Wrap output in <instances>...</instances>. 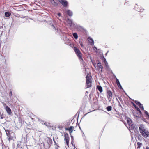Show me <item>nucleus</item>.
<instances>
[{"mask_svg": "<svg viewBox=\"0 0 149 149\" xmlns=\"http://www.w3.org/2000/svg\"><path fill=\"white\" fill-rule=\"evenodd\" d=\"M144 111L146 116L149 119V113L146 110H144Z\"/></svg>", "mask_w": 149, "mask_h": 149, "instance_id": "obj_31", "label": "nucleus"}, {"mask_svg": "<svg viewBox=\"0 0 149 149\" xmlns=\"http://www.w3.org/2000/svg\"><path fill=\"white\" fill-rule=\"evenodd\" d=\"M5 109L8 114L9 115H11L12 114V112L10 108L8 106H6Z\"/></svg>", "mask_w": 149, "mask_h": 149, "instance_id": "obj_16", "label": "nucleus"}, {"mask_svg": "<svg viewBox=\"0 0 149 149\" xmlns=\"http://www.w3.org/2000/svg\"><path fill=\"white\" fill-rule=\"evenodd\" d=\"M127 122L128 124L129 127H130L131 125L132 124V121L130 119V118L129 119H127Z\"/></svg>", "mask_w": 149, "mask_h": 149, "instance_id": "obj_22", "label": "nucleus"}, {"mask_svg": "<svg viewBox=\"0 0 149 149\" xmlns=\"http://www.w3.org/2000/svg\"><path fill=\"white\" fill-rule=\"evenodd\" d=\"M88 40L90 45H94V40L91 38V37H88Z\"/></svg>", "mask_w": 149, "mask_h": 149, "instance_id": "obj_17", "label": "nucleus"}, {"mask_svg": "<svg viewBox=\"0 0 149 149\" xmlns=\"http://www.w3.org/2000/svg\"><path fill=\"white\" fill-rule=\"evenodd\" d=\"M79 127L80 129H81L80 127Z\"/></svg>", "mask_w": 149, "mask_h": 149, "instance_id": "obj_56", "label": "nucleus"}, {"mask_svg": "<svg viewBox=\"0 0 149 149\" xmlns=\"http://www.w3.org/2000/svg\"><path fill=\"white\" fill-rule=\"evenodd\" d=\"M78 113V112H77V114H76V115H75V116H76V115H77V113Z\"/></svg>", "mask_w": 149, "mask_h": 149, "instance_id": "obj_50", "label": "nucleus"}, {"mask_svg": "<svg viewBox=\"0 0 149 149\" xmlns=\"http://www.w3.org/2000/svg\"><path fill=\"white\" fill-rule=\"evenodd\" d=\"M91 80L90 77L87 75L86 77V84H87V87L89 88L91 86Z\"/></svg>", "mask_w": 149, "mask_h": 149, "instance_id": "obj_5", "label": "nucleus"}, {"mask_svg": "<svg viewBox=\"0 0 149 149\" xmlns=\"http://www.w3.org/2000/svg\"><path fill=\"white\" fill-rule=\"evenodd\" d=\"M78 113V112H77V114H76V115H75V116H76V115H77V113Z\"/></svg>", "mask_w": 149, "mask_h": 149, "instance_id": "obj_51", "label": "nucleus"}, {"mask_svg": "<svg viewBox=\"0 0 149 149\" xmlns=\"http://www.w3.org/2000/svg\"><path fill=\"white\" fill-rule=\"evenodd\" d=\"M134 9L139 12H142L144 10V9L141 8V7H139L137 5L136 3V4L135 5L134 7Z\"/></svg>", "mask_w": 149, "mask_h": 149, "instance_id": "obj_10", "label": "nucleus"}, {"mask_svg": "<svg viewBox=\"0 0 149 149\" xmlns=\"http://www.w3.org/2000/svg\"><path fill=\"white\" fill-rule=\"evenodd\" d=\"M11 15L10 13L8 12H6L5 13V15L6 17H9Z\"/></svg>", "mask_w": 149, "mask_h": 149, "instance_id": "obj_26", "label": "nucleus"}, {"mask_svg": "<svg viewBox=\"0 0 149 149\" xmlns=\"http://www.w3.org/2000/svg\"><path fill=\"white\" fill-rule=\"evenodd\" d=\"M9 95L10 97V98H11L12 96V91L11 89L10 90V91L9 93Z\"/></svg>", "mask_w": 149, "mask_h": 149, "instance_id": "obj_35", "label": "nucleus"}, {"mask_svg": "<svg viewBox=\"0 0 149 149\" xmlns=\"http://www.w3.org/2000/svg\"><path fill=\"white\" fill-rule=\"evenodd\" d=\"M0 117L1 119H3L5 118V116L3 114V112L0 111Z\"/></svg>", "mask_w": 149, "mask_h": 149, "instance_id": "obj_23", "label": "nucleus"}, {"mask_svg": "<svg viewBox=\"0 0 149 149\" xmlns=\"http://www.w3.org/2000/svg\"><path fill=\"white\" fill-rule=\"evenodd\" d=\"M147 134L148 135V137L149 136V132H148V133Z\"/></svg>", "mask_w": 149, "mask_h": 149, "instance_id": "obj_47", "label": "nucleus"}, {"mask_svg": "<svg viewBox=\"0 0 149 149\" xmlns=\"http://www.w3.org/2000/svg\"><path fill=\"white\" fill-rule=\"evenodd\" d=\"M146 149H149V147L148 146H146Z\"/></svg>", "mask_w": 149, "mask_h": 149, "instance_id": "obj_44", "label": "nucleus"}, {"mask_svg": "<svg viewBox=\"0 0 149 149\" xmlns=\"http://www.w3.org/2000/svg\"><path fill=\"white\" fill-rule=\"evenodd\" d=\"M108 52H109V51H108L105 54V55H106H106H107V53H108Z\"/></svg>", "mask_w": 149, "mask_h": 149, "instance_id": "obj_45", "label": "nucleus"}, {"mask_svg": "<svg viewBox=\"0 0 149 149\" xmlns=\"http://www.w3.org/2000/svg\"><path fill=\"white\" fill-rule=\"evenodd\" d=\"M74 128V127L72 126H71L69 128V131H70V134L71 135V133L73 132V130L72 129Z\"/></svg>", "mask_w": 149, "mask_h": 149, "instance_id": "obj_27", "label": "nucleus"}, {"mask_svg": "<svg viewBox=\"0 0 149 149\" xmlns=\"http://www.w3.org/2000/svg\"><path fill=\"white\" fill-rule=\"evenodd\" d=\"M134 102L137 105H138L139 106V105H141V103L140 102L138 101L137 100H135L134 101Z\"/></svg>", "mask_w": 149, "mask_h": 149, "instance_id": "obj_33", "label": "nucleus"}, {"mask_svg": "<svg viewBox=\"0 0 149 149\" xmlns=\"http://www.w3.org/2000/svg\"><path fill=\"white\" fill-rule=\"evenodd\" d=\"M41 121V123H42V124H44L45 125H46L47 126V124H48V123L45 122L44 121Z\"/></svg>", "mask_w": 149, "mask_h": 149, "instance_id": "obj_34", "label": "nucleus"}, {"mask_svg": "<svg viewBox=\"0 0 149 149\" xmlns=\"http://www.w3.org/2000/svg\"><path fill=\"white\" fill-rule=\"evenodd\" d=\"M64 140L66 141L67 145L68 146L69 143V137L68 133L65 134L64 135Z\"/></svg>", "mask_w": 149, "mask_h": 149, "instance_id": "obj_11", "label": "nucleus"}, {"mask_svg": "<svg viewBox=\"0 0 149 149\" xmlns=\"http://www.w3.org/2000/svg\"><path fill=\"white\" fill-rule=\"evenodd\" d=\"M131 129L134 130L135 129L136 130H137L138 129V127L137 125L134 124H132L131 125L130 127H129Z\"/></svg>", "mask_w": 149, "mask_h": 149, "instance_id": "obj_13", "label": "nucleus"}, {"mask_svg": "<svg viewBox=\"0 0 149 149\" xmlns=\"http://www.w3.org/2000/svg\"><path fill=\"white\" fill-rule=\"evenodd\" d=\"M74 149H75V148H74Z\"/></svg>", "mask_w": 149, "mask_h": 149, "instance_id": "obj_57", "label": "nucleus"}, {"mask_svg": "<svg viewBox=\"0 0 149 149\" xmlns=\"http://www.w3.org/2000/svg\"><path fill=\"white\" fill-rule=\"evenodd\" d=\"M52 4L55 6H56L58 5V3L55 2L54 0H52L51 1Z\"/></svg>", "mask_w": 149, "mask_h": 149, "instance_id": "obj_29", "label": "nucleus"}, {"mask_svg": "<svg viewBox=\"0 0 149 149\" xmlns=\"http://www.w3.org/2000/svg\"><path fill=\"white\" fill-rule=\"evenodd\" d=\"M141 105L139 106V107L140 108H141V109L142 110H144V108H143V106L141 104Z\"/></svg>", "mask_w": 149, "mask_h": 149, "instance_id": "obj_37", "label": "nucleus"}, {"mask_svg": "<svg viewBox=\"0 0 149 149\" xmlns=\"http://www.w3.org/2000/svg\"><path fill=\"white\" fill-rule=\"evenodd\" d=\"M115 77L116 79V81L118 87L120 89H123V88L122 86L121 85L119 81V79H117V78H116V77L115 76Z\"/></svg>", "mask_w": 149, "mask_h": 149, "instance_id": "obj_15", "label": "nucleus"}, {"mask_svg": "<svg viewBox=\"0 0 149 149\" xmlns=\"http://www.w3.org/2000/svg\"><path fill=\"white\" fill-rule=\"evenodd\" d=\"M103 63H104V68L107 71L111 73H112V71L110 69V68L108 65V62L107 61L106 59L103 56Z\"/></svg>", "mask_w": 149, "mask_h": 149, "instance_id": "obj_1", "label": "nucleus"}, {"mask_svg": "<svg viewBox=\"0 0 149 149\" xmlns=\"http://www.w3.org/2000/svg\"><path fill=\"white\" fill-rule=\"evenodd\" d=\"M101 59H102V56H101Z\"/></svg>", "mask_w": 149, "mask_h": 149, "instance_id": "obj_46", "label": "nucleus"}, {"mask_svg": "<svg viewBox=\"0 0 149 149\" xmlns=\"http://www.w3.org/2000/svg\"><path fill=\"white\" fill-rule=\"evenodd\" d=\"M80 45L81 46V47H83V44L82 43H81L80 44Z\"/></svg>", "mask_w": 149, "mask_h": 149, "instance_id": "obj_43", "label": "nucleus"}, {"mask_svg": "<svg viewBox=\"0 0 149 149\" xmlns=\"http://www.w3.org/2000/svg\"><path fill=\"white\" fill-rule=\"evenodd\" d=\"M66 22L68 24L71 26L72 25V21L71 19H68L66 20Z\"/></svg>", "mask_w": 149, "mask_h": 149, "instance_id": "obj_19", "label": "nucleus"}, {"mask_svg": "<svg viewBox=\"0 0 149 149\" xmlns=\"http://www.w3.org/2000/svg\"><path fill=\"white\" fill-rule=\"evenodd\" d=\"M63 7L66 8L69 6L68 3L66 0H58Z\"/></svg>", "mask_w": 149, "mask_h": 149, "instance_id": "obj_6", "label": "nucleus"}, {"mask_svg": "<svg viewBox=\"0 0 149 149\" xmlns=\"http://www.w3.org/2000/svg\"><path fill=\"white\" fill-rule=\"evenodd\" d=\"M52 21H50L48 22V23L49 24H50L51 25V27L56 32H57L58 31V28L56 26H54L53 24H52Z\"/></svg>", "mask_w": 149, "mask_h": 149, "instance_id": "obj_8", "label": "nucleus"}, {"mask_svg": "<svg viewBox=\"0 0 149 149\" xmlns=\"http://www.w3.org/2000/svg\"><path fill=\"white\" fill-rule=\"evenodd\" d=\"M139 130L140 132L143 130L144 131L146 129L144 128L143 125V124H141L139 127Z\"/></svg>", "mask_w": 149, "mask_h": 149, "instance_id": "obj_18", "label": "nucleus"}, {"mask_svg": "<svg viewBox=\"0 0 149 149\" xmlns=\"http://www.w3.org/2000/svg\"><path fill=\"white\" fill-rule=\"evenodd\" d=\"M134 115L137 118H141V119H143V117H142V113L141 111L140 110L139 111H137L134 112L133 113Z\"/></svg>", "mask_w": 149, "mask_h": 149, "instance_id": "obj_4", "label": "nucleus"}, {"mask_svg": "<svg viewBox=\"0 0 149 149\" xmlns=\"http://www.w3.org/2000/svg\"><path fill=\"white\" fill-rule=\"evenodd\" d=\"M86 114H85L84 116H86Z\"/></svg>", "mask_w": 149, "mask_h": 149, "instance_id": "obj_54", "label": "nucleus"}, {"mask_svg": "<svg viewBox=\"0 0 149 149\" xmlns=\"http://www.w3.org/2000/svg\"><path fill=\"white\" fill-rule=\"evenodd\" d=\"M96 63L97 65V69L99 71L100 70L102 72V65H101V63L99 61H97Z\"/></svg>", "mask_w": 149, "mask_h": 149, "instance_id": "obj_7", "label": "nucleus"}, {"mask_svg": "<svg viewBox=\"0 0 149 149\" xmlns=\"http://www.w3.org/2000/svg\"><path fill=\"white\" fill-rule=\"evenodd\" d=\"M76 28L78 31H86V30L82 26H81L79 25H77L76 26Z\"/></svg>", "mask_w": 149, "mask_h": 149, "instance_id": "obj_14", "label": "nucleus"}, {"mask_svg": "<svg viewBox=\"0 0 149 149\" xmlns=\"http://www.w3.org/2000/svg\"><path fill=\"white\" fill-rule=\"evenodd\" d=\"M71 140L72 141H73L74 140V138H73V136H72L71 135Z\"/></svg>", "mask_w": 149, "mask_h": 149, "instance_id": "obj_39", "label": "nucleus"}, {"mask_svg": "<svg viewBox=\"0 0 149 149\" xmlns=\"http://www.w3.org/2000/svg\"><path fill=\"white\" fill-rule=\"evenodd\" d=\"M106 109L108 111H109L111 110L112 107L111 106H108L107 107Z\"/></svg>", "mask_w": 149, "mask_h": 149, "instance_id": "obj_32", "label": "nucleus"}, {"mask_svg": "<svg viewBox=\"0 0 149 149\" xmlns=\"http://www.w3.org/2000/svg\"><path fill=\"white\" fill-rule=\"evenodd\" d=\"M106 84H107V85L108 86H109V84H108V83H106Z\"/></svg>", "mask_w": 149, "mask_h": 149, "instance_id": "obj_48", "label": "nucleus"}, {"mask_svg": "<svg viewBox=\"0 0 149 149\" xmlns=\"http://www.w3.org/2000/svg\"><path fill=\"white\" fill-rule=\"evenodd\" d=\"M79 113H78V117H79Z\"/></svg>", "mask_w": 149, "mask_h": 149, "instance_id": "obj_52", "label": "nucleus"}, {"mask_svg": "<svg viewBox=\"0 0 149 149\" xmlns=\"http://www.w3.org/2000/svg\"><path fill=\"white\" fill-rule=\"evenodd\" d=\"M97 89L100 92V93L97 92V95H98L99 97L100 96V97L101 98V95H102L101 93L102 91V88L100 86L97 85Z\"/></svg>", "mask_w": 149, "mask_h": 149, "instance_id": "obj_9", "label": "nucleus"}, {"mask_svg": "<svg viewBox=\"0 0 149 149\" xmlns=\"http://www.w3.org/2000/svg\"><path fill=\"white\" fill-rule=\"evenodd\" d=\"M104 86L106 87L107 89V97L109 101H110L112 99V93L110 90H108L109 87V86Z\"/></svg>", "mask_w": 149, "mask_h": 149, "instance_id": "obj_3", "label": "nucleus"}, {"mask_svg": "<svg viewBox=\"0 0 149 149\" xmlns=\"http://www.w3.org/2000/svg\"><path fill=\"white\" fill-rule=\"evenodd\" d=\"M93 49L95 52H97V47L95 46L93 47Z\"/></svg>", "mask_w": 149, "mask_h": 149, "instance_id": "obj_36", "label": "nucleus"}, {"mask_svg": "<svg viewBox=\"0 0 149 149\" xmlns=\"http://www.w3.org/2000/svg\"><path fill=\"white\" fill-rule=\"evenodd\" d=\"M78 113V112H77V114H76V115H75V116H76V115H77V113Z\"/></svg>", "mask_w": 149, "mask_h": 149, "instance_id": "obj_49", "label": "nucleus"}, {"mask_svg": "<svg viewBox=\"0 0 149 149\" xmlns=\"http://www.w3.org/2000/svg\"><path fill=\"white\" fill-rule=\"evenodd\" d=\"M73 49L79 58V59L83 60L82 57V54L81 53L79 50L76 47H74Z\"/></svg>", "mask_w": 149, "mask_h": 149, "instance_id": "obj_2", "label": "nucleus"}, {"mask_svg": "<svg viewBox=\"0 0 149 149\" xmlns=\"http://www.w3.org/2000/svg\"><path fill=\"white\" fill-rule=\"evenodd\" d=\"M67 13L68 15L70 17L72 16L73 15L72 12L69 10H68L67 11Z\"/></svg>", "mask_w": 149, "mask_h": 149, "instance_id": "obj_20", "label": "nucleus"}, {"mask_svg": "<svg viewBox=\"0 0 149 149\" xmlns=\"http://www.w3.org/2000/svg\"><path fill=\"white\" fill-rule=\"evenodd\" d=\"M74 38L76 39H77L78 37V36L77 33H74L72 34Z\"/></svg>", "mask_w": 149, "mask_h": 149, "instance_id": "obj_28", "label": "nucleus"}, {"mask_svg": "<svg viewBox=\"0 0 149 149\" xmlns=\"http://www.w3.org/2000/svg\"><path fill=\"white\" fill-rule=\"evenodd\" d=\"M15 139V136H11V135L10 136H9L8 137V139L9 141H10L11 140H13L14 141Z\"/></svg>", "mask_w": 149, "mask_h": 149, "instance_id": "obj_25", "label": "nucleus"}, {"mask_svg": "<svg viewBox=\"0 0 149 149\" xmlns=\"http://www.w3.org/2000/svg\"><path fill=\"white\" fill-rule=\"evenodd\" d=\"M141 134V135L145 138H147L148 137V135L147 134L148 133V132L146 130H145L144 131H143L140 132Z\"/></svg>", "mask_w": 149, "mask_h": 149, "instance_id": "obj_12", "label": "nucleus"}, {"mask_svg": "<svg viewBox=\"0 0 149 149\" xmlns=\"http://www.w3.org/2000/svg\"><path fill=\"white\" fill-rule=\"evenodd\" d=\"M131 103L132 105L134 107L135 109H136L137 111H139L140 109H139L135 104L133 102H131Z\"/></svg>", "mask_w": 149, "mask_h": 149, "instance_id": "obj_24", "label": "nucleus"}, {"mask_svg": "<svg viewBox=\"0 0 149 149\" xmlns=\"http://www.w3.org/2000/svg\"><path fill=\"white\" fill-rule=\"evenodd\" d=\"M74 143V142L73 141H72L71 142V144L73 145Z\"/></svg>", "mask_w": 149, "mask_h": 149, "instance_id": "obj_40", "label": "nucleus"}, {"mask_svg": "<svg viewBox=\"0 0 149 149\" xmlns=\"http://www.w3.org/2000/svg\"><path fill=\"white\" fill-rule=\"evenodd\" d=\"M3 32L2 31H0V36H1Z\"/></svg>", "mask_w": 149, "mask_h": 149, "instance_id": "obj_41", "label": "nucleus"}, {"mask_svg": "<svg viewBox=\"0 0 149 149\" xmlns=\"http://www.w3.org/2000/svg\"><path fill=\"white\" fill-rule=\"evenodd\" d=\"M137 148L139 149L142 145V143L139 142H137Z\"/></svg>", "mask_w": 149, "mask_h": 149, "instance_id": "obj_30", "label": "nucleus"}, {"mask_svg": "<svg viewBox=\"0 0 149 149\" xmlns=\"http://www.w3.org/2000/svg\"><path fill=\"white\" fill-rule=\"evenodd\" d=\"M65 130H69V128H65Z\"/></svg>", "mask_w": 149, "mask_h": 149, "instance_id": "obj_42", "label": "nucleus"}, {"mask_svg": "<svg viewBox=\"0 0 149 149\" xmlns=\"http://www.w3.org/2000/svg\"><path fill=\"white\" fill-rule=\"evenodd\" d=\"M6 132L8 137L9 136H10L11 135V134H12V133L10 134V131L9 130H6Z\"/></svg>", "mask_w": 149, "mask_h": 149, "instance_id": "obj_21", "label": "nucleus"}, {"mask_svg": "<svg viewBox=\"0 0 149 149\" xmlns=\"http://www.w3.org/2000/svg\"><path fill=\"white\" fill-rule=\"evenodd\" d=\"M57 14L58 15L59 17L61 16V13H58Z\"/></svg>", "mask_w": 149, "mask_h": 149, "instance_id": "obj_38", "label": "nucleus"}, {"mask_svg": "<svg viewBox=\"0 0 149 149\" xmlns=\"http://www.w3.org/2000/svg\"><path fill=\"white\" fill-rule=\"evenodd\" d=\"M104 84H105V83L104 82Z\"/></svg>", "mask_w": 149, "mask_h": 149, "instance_id": "obj_55", "label": "nucleus"}, {"mask_svg": "<svg viewBox=\"0 0 149 149\" xmlns=\"http://www.w3.org/2000/svg\"><path fill=\"white\" fill-rule=\"evenodd\" d=\"M127 2H126V3H125V4H127Z\"/></svg>", "mask_w": 149, "mask_h": 149, "instance_id": "obj_53", "label": "nucleus"}]
</instances>
